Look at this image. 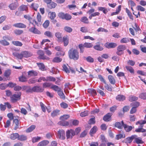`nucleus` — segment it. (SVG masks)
Masks as SVG:
<instances>
[{"instance_id":"f257e3e1","label":"nucleus","mask_w":146,"mask_h":146,"mask_svg":"<svg viewBox=\"0 0 146 146\" xmlns=\"http://www.w3.org/2000/svg\"><path fill=\"white\" fill-rule=\"evenodd\" d=\"M68 54L69 58L74 60H77L79 58V53L76 49H70L69 50Z\"/></svg>"},{"instance_id":"f03ea898","label":"nucleus","mask_w":146,"mask_h":146,"mask_svg":"<svg viewBox=\"0 0 146 146\" xmlns=\"http://www.w3.org/2000/svg\"><path fill=\"white\" fill-rule=\"evenodd\" d=\"M126 48V47L125 45H120L119 46L117 47V51L116 52V54L119 56L123 54V51Z\"/></svg>"},{"instance_id":"7ed1b4c3","label":"nucleus","mask_w":146,"mask_h":146,"mask_svg":"<svg viewBox=\"0 0 146 146\" xmlns=\"http://www.w3.org/2000/svg\"><path fill=\"white\" fill-rule=\"evenodd\" d=\"M58 16L62 19H65L68 21L70 20L72 18V16L68 14H65L62 13H60L58 14Z\"/></svg>"},{"instance_id":"20e7f679","label":"nucleus","mask_w":146,"mask_h":146,"mask_svg":"<svg viewBox=\"0 0 146 146\" xmlns=\"http://www.w3.org/2000/svg\"><path fill=\"white\" fill-rule=\"evenodd\" d=\"M21 95V92H17L16 94H13L11 97V99L12 102H14L17 101L20 99V97Z\"/></svg>"},{"instance_id":"39448f33","label":"nucleus","mask_w":146,"mask_h":146,"mask_svg":"<svg viewBox=\"0 0 146 146\" xmlns=\"http://www.w3.org/2000/svg\"><path fill=\"white\" fill-rule=\"evenodd\" d=\"M67 139H71L73 136L75 135V132L74 130L70 129L68 130L66 132Z\"/></svg>"},{"instance_id":"423d86ee","label":"nucleus","mask_w":146,"mask_h":146,"mask_svg":"<svg viewBox=\"0 0 146 146\" xmlns=\"http://www.w3.org/2000/svg\"><path fill=\"white\" fill-rule=\"evenodd\" d=\"M57 136L59 139L64 140L65 139L66 137L64 131L63 129H60L57 132Z\"/></svg>"},{"instance_id":"0eeeda50","label":"nucleus","mask_w":146,"mask_h":146,"mask_svg":"<svg viewBox=\"0 0 146 146\" xmlns=\"http://www.w3.org/2000/svg\"><path fill=\"white\" fill-rule=\"evenodd\" d=\"M33 92H42L44 90V88L38 86H34L33 87Z\"/></svg>"},{"instance_id":"6e6552de","label":"nucleus","mask_w":146,"mask_h":146,"mask_svg":"<svg viewBox=\"0 0 146 146\" xmlns=\"http://www.w3.org/2000/svg\"><path fill=\"white\" fill-rule=\"evenodd\" d=\"M121 123L125 130L126 132H129L132 129V127L131 126L128 125L127 124H124L123 121H121Z\"/></svg>"},{"instance_id":"1a4fd4ad","label":"nucleus","mask_w":146,"mask_h":146,"mask_svg":"<svg viewBox=\"0 0 146 146\" xmlns=\"http://www.w3.org/2000/svg\"><path fill=\"white\" fill-rule=\"evenodd\" d=\"M136 137V135H133L131 137L126 138L124 140L125 143L127 144L130 143Z\"/></svg>"},{"instance_id":"9d476101","label":"nucleus","mask_w":146,"mask_h":146,"mask_svg":"<svg viewBox=\"0 0 146 146\" xmlns=\"http://www.w3.org/2000/svg\"><path fill=\"white\" fill-rule=\"evenodd\" d=\"M19 121L17 119H14L13 120V123L15 125L14 129L16 130L17 129L19 128L20 126V124L19 122Z\"/></svg>"},{"instance_id":"9b49d317","label":"nucleus","mask_w":146,"mask_h":146,"mask_svg":"<svg viewBox=\"0 0 146 146\" xmlns=\"http://www.w3.org/2000/svg\"><path fill=\"white\" fill-rule=\"evenodd\" d=\"M105 46L108 48H114L117 46V44L116 43L113 42H111L110 43H106L105 44Z\"/></svg>"},{"instance_id":"f8f14e48","label":"nucleus","mask_w":146,"mask_h":146,"mask_svg":"<svg viewBox=\"0 0 146 146\" xmlns=\"http://www.w3.org/2000/svg\"><path fill=\"white\" fill-rule=\"evenodd\" d=\"M112 114H113L111 113H107L104 116L103 119L106 121H109Z\"/></svg>"},{"instance_id":"ddd939ff","label":"nucleus","mask_w":146,"mask_h":146,"mask_svg":"<svg viewBox=\"0 0 146 146\" xmlns=\"http://www.w3.org/2000/svg\"><path fill=\"white\" fill-rule=\"evenodd\" d=\"M29 31L35 34H40V32L35 27H32L29 29Z\"/></svg>"},{"instance_id":"4468645a","label":"nucleus","mask_w":146,"mask_h":146,"mask_svg":"<svg viewBox=\"0 0 146 146\" xmlns=\"http://www.w3.org/2000/svg\"><path fill=\"white\" fill-rule=\"evenodd\" d=\"M38 53L39 55V58L42 59H45L47 58L48 59V58L46 57V56L44 55V54L43 52L41 50H38Z\"/></svg>"},{"instance_id":"2eb2a0df","label":"nucleus","mask_w":146,"mask_h":146,"mask_svg":"<svg viewBox=\"0 0 146 146\" xmlns=\"http://www.w3.org/2000/svg\"><path fill=\"white\" fill-rule=\"evenodd\" d=\"M13 26L17 28H25L26 27V25L22 23H15L13 25Z\"/></svg>"},{"instance_id":"dca6fc26","label":"nucleus","mask_w":146,"mask_h":146,"mask_svg":"<svg viewBox=\"0 0 146 146\" xmlns=\"http://www.w3.org/2000/svg\"><path fill=\"white\" fill-rule=\"evenodd\" d=\"M136 137L134 138V143L135 142L138 144H143L144 143V142L142 140V139L140 137H137V136L136 135Z\"/></svg>"},{"instance_id":"f3484780","label":"nucleus","mask_w":146,"mask_h":146,"mask_svg":"<svg viewBox=\"0 0 146 146\" xmlns=\"http://www.w3.org/2000/svg\"><path fill=\"white\" fill-rule=\"evenodd\" d=\"M13 54L18 59H21L23 58L21 52L20 53L16 52H14L13 53Z\"/></svg>"},{"instance_id":"a211bd4d","label":"nucleus","mask_w":146,"mask_h":146,"mask_svg":"<svg viewBox=\"0 0 146 146\" xmlns=\"http://www.w3.org/2000/svg\"><path fill=\"white\" fill-rule=\"evenodd\" d=\"M57 4L53 1H51L50 3L48 4L47 6L50 9H54L57 6Z\"/></svg>"},{"instance_id":"6ab92c4d","label":"nucleus","mask_w":146,"mask_h":146,"mask_svg":"<svg viewBox=\"0 0 146 146\" xmlns=\"http://www.w3.org/2000/svg\"><path fill=\"white\" fill-rule=\"evenodd\" d=\"M62 41L64 46L67 45L69 43L68 36H64L63 38Z\"/></svg>"},{"instance_id":"aec40b11","label":"nucleus","mask_w":146,"mask_h":146,"mask_svg":"<svg viewBox=\"0 0 146 146\" xmlns=\"http://www.w3.org/2000/svg\"><path fill=\"white\" fill-rule=\"evenodd\" d=\"M22 55V58H28L31 56V54L29 53L27 51H24L21 52Z\"/></svg>"},{"instance_id":"412c9836","label":"nucleus","mask_w":146,"mask_h":146,"mask_svg":"<svg viewBox=\"0 0 146 146\" xmlns=\"http://www.w3.org/2000/svg\"><path fill=\"white\" fill-rule=\"evenodd\" d=\"M49 143L48 141L43 140L40 142L38 144L37 146H44L47 145Z\"/></svg>"},{"instance_id":"4be33fe9","label":"nucleus","mask_w":146,"mask_h":146,"mask_svg":"<svg viewBox=\"0 0 146 146\" xmlns=\"http://www.w3.org/2000/svg\"><path fill=\"white\" fill-rule=\"evenodd\" d=\"M108 78L110 83L112 84H114L115 83V80L112 76L111 75H109Z\"/></svg>"},{"instance_id":"5701e85b","label":"nucleus","mask_w":146,"mask_h":146,"mask_svg":"<svg viewBox=\"0 0 146 146\" xmlns=\"http://www.w3.org/2000/svg\"><path fill=\"white\" fill-rule=\"evenodd\" d=\"M28 75L30 76H36L37 75V72L33 70L29 71L28 72Z\"/></svg>"},{"instance_id":"b1692460","label":"nucleus","mask_w":146,"mask_h":146,"mask_svg":"<svg viewBox=\"0 0 146 146\" xmlns=\"http://www.w3.org/2000/svg\"><path fill=\"white\" fill-rule=\"evenodd\" d=\"M97 130V127L96 126H94L90 130V135L92 136V135L95 133Z\"/></svg>"},{"instance_id":"393cba45","label":"nucleus","mask_w":146,"mask_h":146,"mask_svg":"<svg viewBox=\"0 0 146 146\" xmlns=\"http://www.w3.org/2000/svg\"><path fill=\"white\" fill-rule=\"evenodd\" d=\"M116 99L119 101H123L125 99V97L123 95H118L116 97Z\"/></svg>"},{"instance_id":"a878e982","label":"nucleus","mask_w":146,"mask_h":146,"mask_svg":"<svg viewBox=\"0 0 146 146\" xmlns=\"http://www.w3.org/2000/svg\"><path fill=\"white\" fill-rule=\"evenodd\" d=\"M57 93L60 97L62 99H64L65 98V96L63 92V91L60 89L58 92Z\"/></svg>"},{"instance_id":"bb28decb","label":"nucleus","mask_w":146,"mask_h":146,"mask_svg":"<svg viewBox=\"0 0 146 146\" xmlns=\"http://www.w3.org/2000/svg\"><path fill=\"white\" fill-rule=\"evenodd\" d=\"M19 137V134L16 133L11 134L10 136V138L13 140H15L17 138L18 139Z\"/></svg>"},{"instance_id":"cd10ccee","label":"nucleus","mask_w":146,"mask_h":146,"mask_svg":"<svg viewBox=\"0 0 146 146\" xmlns=\"http://www.w3.org/2000/svg\"><path fill=\"white\" fill-rule=\"evenodd\" d=\"M115 126L120 129H122L123 127L121 123H121L119 122H116L115 123Z\"/></svg>"},{"instance_id":"c85d7f7f","label":"nucleus","mask_w":146,"mask_h":146,"mask_svg":"<svg viewBox=\"0 0 146 146\" xmlns=\"http://www.w3.org/2000/svg\"><path fill=\"white\" fill-rule=\"evenodd\" d=\"M88 92L93 96H94L97 94L96 90L93 89H88Z\"/></svg>"},{"instance_id":"c756f323","label":"nucleus","mask_w":146,"mask_h":146,"mask_svg":"<svg viewBox=\"0 0 146 146\" xmlns=\"http://www.w3.org/2000/svg\"><path fill=\"white\" fill-rule=\"evenodd\" d=\"M9 7L10 9H15L17 8L18 5L16 3H12L10 4Z\"/></svg>"},{"instance_id":"7c9ffc66","label":"nucleus","mask_w":146,"mask_h":146,"mask_svg":"<svg viewBox=\"0 0 146 146\" xmlns=\"http://www.w3.org/2000/svg\"><path fill=\"white\" fill-rule=\"evenodd\" d=\"M60 111L56 110L53 111L51 113V115L52 117H55L59 114Z\"/></svg>"},{"instance_id":"2f4dec72","label":"nucleus","mask_w":146,"mask_h":146,"mask_svg":"<svg viewBox=\"0 0 146 146\" xmlns=\"http://www.w3.org/2000/svg\"><path fill=\"white\" fill-rule=\"evenodd\" d=\"M36 127L35 125H32L30 127H29L26 130V132L27 133H29L32 131Z\"/></svg>"},{"instance_id":"473e14b6","label":"nucleus","mask_w":146,"mask_h":146,"mask_svg":"<svg viewBox=\"0 0 146 146\" xmlns=\"http://www.w3.org/2000/svg\"><path fill=\"white\" fill-rule=\"evenodd\" d=\"M38 7V4L36 3H33L30 6V8L33 9H37Z\"/></svg>"},{"instance_id":"72a5a7b5","label":"nucleus","mask_w":146,"mask_h":146,"mask_svg":"<svg viewBox=\"0 0 146 146\" xmlns=\"http://www.w3.org/2000/svg\"><path fill=\"white\" fill-rule=\"evenodd\" d=\"M138 99V98L134 96H131L129 97V101L132 102L137 100Z\"/></svg>"},{"instance_id":"f704fd0d","label":"nucleus","mask_w":146,"mask_h":146,"mask_svg":"<svg viewBox=\"0 0 146 146\" xmlns=\"http://www.w3.org/2000/svg\"><path fill=\"white\" fill-rule=\"evenodd\" d=\"M125 137V135L124 134H117L116 135L115 139L117 140H119L121 138H124Z\"/></svg>"},{"instance_id":"c9c22d12","label":"nucleus","mask_w":146,"mask_h":146,"mask_svg":"<svg viewBox=\"0 0 146 146\" xmlns=\"http://www.w3.org/2000/svg\"><path fill=\"white\" fill-rule=\"evenodd\" d=\"M80 21L81 22L84 23L88 24L89 23L88 19L86 17H82Z\"/></svg>"},{"instance_id":"e433bc0d","label":"nucleus","mask_w":146,"mask_h":146,"mask_svg":"<svg viewBox=\"0 0 146 146\" xmlns=\"http://www.w3.org/2000/svg\"><path fill=\"white\" fill-rule=\"evenodd\" d=\"M0 43L4 46H8L9 45V42L4 40H0Z\"/></svg>"},{"instance_id":"4c0bfd02","label":"nucleus","mask_w":146,"mask_h":146,"mask_svg":"<svg viewBox=\"0 0 146 146\" xmlns=\"http://www.w3.org/2000/svg\"><path fill=\"white\" fill-rule=\"evenodd\" d=\"M27 139V137L26 136L23 135H19L18 139L20 141H23L26 140Z\"/></svg>"},{"instance_id":"58836bf2","label":"nucleus","mask_w":146,"mask_h":146,"mask_svg":"<svg viewBox=\"0 0 146 146\" xmlns=\"http://www.w3.org/2000/svg\"><path fill=\"white\" fill-rule=\"evenodd\" d=\"M12 43L15 46H22L23 45V44L21 42L18 41H13Z\"/></svg>"},{"instance_id":"ea45409f","label":"nucleus","mask_w":146,"mask_h":146,"mask_svg":"<svg viewBox=\"0 0 146 146\" xmlns=\"http://www.w3.org/2000/svg\"><path fill=\"white\" fill-rule=\"evenodd\" d=\"M46 46L44 47V49L46 50L45 52L46 54L48 55H50L51 54V52L48 50L49 47L48 46V44H46Z\"/></svg>"},{"instance_id":"a19ab883","label":"nucleus","mask_w":146,"mask_h":146,"mask_svg":"<svg viewBox=\"0 0 146 146\" xmlns=\"http://www.w3.org/2000/svg\"><path fill=\"white\" fill-rule=\"evenodd\" d=\"M64 29L65 31L70 33L72 31V29L70 27L68 26H65L64 28Z\"/></svg>"},{"instance_id":"79ce46f5","label":"nucleus","mask_w":146,"mask_h":146,"mask_svg":"<svg viewBox=\"0 0 146 146\" xmlns=\"http://www.w3.org/2000/svg\"><path fill=\"white\" fill-rule=\"evenodd\" d=\"M37 65L39 69L41 70L42 71L45 70V66L42 63H41L39 64H37Z\"/></svg>"},{"instance_id":"37998d69","label":"nucleus","mask_w":146,"mask_h":146,"mask_svg":"<svg viewBox=\"0 0 146 146\" xmlns=\"http://www.w3.org/2000/svg\"><path fill=\"white\" fill-rule=\"evenodd\" d=\"M14 33L16 35H20L23 33V31L21 30L15 29L14 31Z\"/></svg>"},{"instance_id":"c03bdc74","label":"nucleus","mask_w":146,"mask_h":146,"mask_svg":"<svg viewBox=\"0 0 146 146\" xmlns=\"http://www.w3.org/2000/svg\"><path fill=\"white\" fill-rule=\"evenodd\" d=\"M44 35L49 38H52L53 36L52 34L49 31H46L44 33Z\"/></svg>"},{"instance_id":"a18cd8bd","label":"nucleus","mask_w":146,"mask_h":146,"mask_svg":"<svg viewBox=\"0 0 146 146\" xmlns=\"http://www.w3.org/2000/svg\"><path fill=\"white\" fill-rule=\"evenodd\" d=\"M128 5L131 7V9H133V7L136 5L135 3L132 0H129L128 2Z\"/></svg>"},{"instance_id":"49530a36","label":"nucleus","mask_w":146,"mask_h":146,"mask_svg":"<svg viewBox=\"0 0 146 146\" xmlns=\"http://www.w3.org/2000/svg\"><path fill=\"white\" fill-rule=\"evenodd\" d=\"M83 44V46H84L85 47L87 48L92 47L93 46V45L91 43L88 42H85Z\"/></svg>"},{"instance_id":"de8ad7c7","label":"nucleus","mask_w":146,"mask_h":146,"mask_svg":"<svg viewBox=\"0 0 146 146\" xmlns=\"http://www.w3.org/2000/svg\"><path fill=\"white\" fill-rule=\"evenodd\" d=\"M19 81L22 82H26L27 80V78L25 76H22L19 78Z\"/></svg>"},{"instance_id":"09e8293b","label":"nucleus","mask_w":146,"mask_h":146,"mask_svg":"<svg viewBox=\"0 0 146 146\" xmlns=\"http://www.w3.org/2000/svg\"><path fill=\"white\" fill-rule=\"evenodd\" d=\"M56 80V79L53 77L49 76L47 77V82H54Z\"/></svg>"},{"instance_id":"8fccbe9b","label":"nucleus","mask_w":146,"mask_h":146,"mask_svg":"<svg viewBox=\"0 0 146 146\" xmlns=\"http://www.w3.org/2000/svg\"><path fill=\"white\" fill-rule=\"evenodd\" d=\"M50 24V22L49 21L47 20L45 22L43 23L42 25L44 28L46 29L49 26Z\"/></svg>"},{"instance_id":"3c124183","label":"nucleus","mask_w":146,"mask_h":146,"mask_svg":"<svg viewBox=\"0 0 146 146\" xmlns=\"http://www.w3.org/2000/svg\"><path fill=\"white\" fill-rule=\"evenodd\" d=\"M51 88L53 89L54 90L56 91L57 92L60 89V88L58 86L52 85L51 86Z\"/></svg>"},{"instance_id":"603ef678","label":"nucleus","mask_w":146,"mask_h":146,"mask_svg":"<svg viewBox=\"0 0 146 146\" xmlns=\"http://www.w3.org/2000/svg\"><path fill=\"white\" fill-rule=\"evenodd\" d=\"M70 117V116L68 115H64L62 116H61L60 117V119L61 120L64 121L65 120L67 119Z\"/></svg>"},{"instance_id":"864d4df0","label":"nucleus","mask_w":146,"mask_h":146,"mask_svg":"<svg viewBox=\"0 0 146 146\" xmlns=\"http://www.w3.org/2000/svg\"><path fill=\"white\" fill-rule=\"evenodd\" d=\"M40 106L42 111L44 112H45L46 111V109H47V108L42 102H40Z\"/></svg>"},{"instance_id":"5fc2aeb1","label":"nucleus","mask_w":146,"mask_h":146,"mask_svg":"<svg viewBox=\"0 0 146 146\" xmlns=\"http://www.w3.org/2000/svg\"><path fill=\"white\" fill-rule=\"evenodd\" d=\"M48 14L50 15V19L52 20L53 19L56 17V15L55 12H50Z\"/></svg>"},{"instance_id":"6e6d98bb","label":"nucleus","mask_w":146,"mask_h":146,"mask_svg":"<svg viewBox=\"0 0 146 146\" xmlns=\"http://www.w3.org/2000/svg\"><path fill=\"white\" fill-rule=\"evenodd\" d=\"M139 98L143 100H146V93H142L139 95Z\"/></svg>"},{"instance_id":"4d7b16f0","label":"nucleus","mask_w":146,"mask_h":146,"mask_svg":"<svg viewBox=\"0 0 146 146\" xmlns=\"http://www.w3.org/2000/svg\"><path fill=\"white\" fill-rule=\"evenodd\" d=\"M131 105L133 107H135V108H137L139 105V103L137 102H135L132 103Z\"/></svg>"},{"instance_id":"13d9d810","label":"nucleus","mask_w":146,"mask_h":146,"mask_svg":"<svg viewBox=\"0 0 146 146\" xmlns=\"http://www.w3.org/2000/svg\"><path fill=\"white\" fill-rule=\"evenodd\" d=\"M125 68L126 69L129 71L131 73H134V70L132 67L129 66H126Z\"/></svg>"},{"instance_id":"bf43d9fd","label":"nucleus","mask_w":146,"mask_h":146,"mask_svg":"<svg viewBox=\"0 0 146 146\" xmlns=\"http://www.w3.org/2000/svg\"><path fill=\"white\" fill-rule=\"evenodd\" d=\"M105 88L109 91L111 92L112 90V87L111 86L108 85L107 84H105Z\"/></svg>"},{"instance_id":"052dcab7","label":"nucleus","mask_w":146,"mask_h":146,"mask_svg":"<svg viewBox=\"0 0 146 146\" xmlns=\"http://www.w3.org/2000/svg\"><path fill=\"white\" fill-rule=\"evenodd\" d=\"M129 41V39L126 38H124L120 40L121 43H126Z\"/></svg>"},{"instance_id":"680f3d73","label":"nucleus","mask_w":146,"mask_h":146,"mask_svg":"<svg viewBox=\"0 0 146 146\" xmlns=\"http://www.w3.org/2000/svg\"><path fill=\"white\" fill-rule=\"evenodd\" d=\"M11 27V25H5L3 27V29L5 31L9 30Z\"/></svg>"},{"instance_id":"e2e57ef3","label":"nucleus","mask_w":146,"mask_h":146,"mask_svg":"<svg viewBox=\"0 0 146 146\" xmlns=\"http://www.w3.org/2000/svg\"><path fill=\"white\" fill-rule=\"evenodd\" d=\"M94 48L95 49L101 51L103 49V48L102 47L99 45H96L94 46Z\"/></svg>"},{"instance_id":"0e129e2a","label":"nucleus","mask_w":146,"mask_h":146,"mask_svg":"<svg viewBox=\"0 0 146 146\" xmlns=\"http://www.w3.org/2000/svg\"><path fill=\"white\" fill-rule=\"evenodd\" d=\"M41 137H33L32 139V142L33 143H35L39 141Z\"/></svg>"},{"instance_id":"69168bd1","label":"nucleus","mask_w":146,"mask_h":146,"mask_svg":"<svg viewBox=\"0 0 146 146\" xmlns=\"http://www.w3.org/2000/svg\"><path fill=\"white\" fill-rule=\"evenodd\" d=\"M88 113V111L86 110L84 112H82L80 113V115L82 117H84L87 115Z\"/></svg>"},{"instance_id":"338daca9","label":"nucleus","mask_w":146,"mask_h":146,"mask_svg":"<svg viewBox=\"0 0 146 146\" xmlns=\"http://www.w3.org/2000/svg\"><path fill=\"white\" fill-rule=\"evenodd\" d=\"M60 124L63 126H66L69 125V123L67 121L62 120L60 122Z\"/></svg>"},{"instance_id":"774afa93","label":"nucleus","mask_w":146,"mask_h":146,"mask_svg":"<svg viewBox=\"0 0 146 146\" xmlns=\"http://www.w3.org/2000/svg\"><path fill=\"white\" fill-rule=\"evenodd\" d=\"M135 131L137 132L143 133L144 131H146V130L142 128H138L135 129Z\"/></svg>"}]
</instances>
